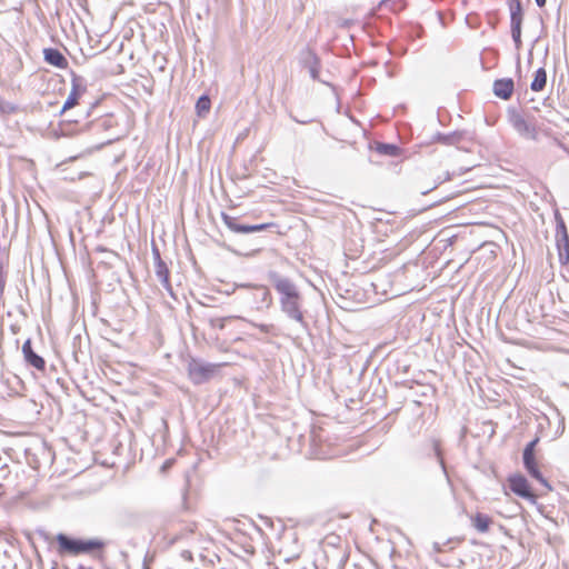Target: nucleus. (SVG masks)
<instances>
[{
	"mask_svg": "<svg viewBox=\"0 0 569 569\" xmlns=\"http://www.w3.org/2000/svg\"><path fill=\"white\" fill-rule=\"evenodd\" d=\"M56 551L60 557H77L88 553L98 560H103L106 541L99 538L76 539L64 533H58L54 538Z\"/></svg>",
	"mask_w": 569,
	"mask_h": 569,
	"instance_id": "obj_1",
	"label": "nucleus"
},
{
	"mask_svg": "<svg viewBox=\"0 0 569 569\" xmlns=\"http://www.w3.org/2000/svg\"><path fill=\"white\" fill-rule=\"evenodd\" d=\"M273 286L280 295L281 310L292 320L305 323L301 296L297 287L286 278H276Z\"/></svg>",
	"mask_w": 569,
	"mask_h": 569,
	"instance_id": "obj_2",
	"label": "nucleus"
},
{
	"mask_svg": "<svg viewBox=\"0 0 569 569\" xmlns=\"http://www.w3.org/2000/svg\"><path fill=\"white\" fill-rule=\"evenodd\" d=\"M226 363H202L197 359H191L187 366L189 379L200 385L208 381Z\"/></svg>",
	"mask_w": 569,
	"mask_h": 569,
	"instance_id": "obj_3",
	"label": "nucleus"
},
{
	"mask_svg": "<svg viewBox=\"0 0 569 569\" xmlns=\"http://www.w3.org/2000/svg\"><path fill=\"white\" fill-rule=\"evenodd\" d=\"M507 482L510 490L516 496L529 501L532 505L537 503L538 495L535 492L532 486L525 476L520 473L511 475L508 477Z\"/></svg>",
	"mask_w": 569,
	"mask_h": 569,
	"instance_id": "obj_4",
	"label": "nucleus"
},
{
	"mask_svg": "<svg viewBox=\"0 0 569 569\" xmlns=\"http://www.w3.org/2000/svg\"><path fill=\"white\" fill-rule=\"evenodd\" d=\"M221 218H222L223 223L227 226V228L236 233L257 232V231H263L269 228L276 227L274 222H266V223L253 224V226L240 224L236 217H231L226 213H223Z\"/></svg>",
	"mask_w": 569,
	"mask_h": 569,
	"instance_id": "obj_5",
	"label": "nucleus"
},
{
	"mask_svg": "<svg viewBox=\"0 0 569 569\" xmlns=\"http://www.w3.org/2000/svg\"><path fill=\"white\" fill-rule=\"evenodd\" d=\"M523 465L526 470L532 478L538 480L543 487L547 488L548 491H552L551 485L539 470V463L536 459L535 453H523Z\"/></svg>",
	"mask_w": 569,
	"mask_h": 569,
	"instance_id": "obj_6",
	"label": "nucleus"
},
{
	"mask_svg": "<svg viewBox=\"0 0 569 569\" xmlns=\"http://www.w3.org/2000/svg\"><path fill=\"white\" fill-rule=\"evenodd\" d=\"M22 353L28 365L43 372L46 370V360L37 355L32 349L31 340L28 339L22 345Z\"/></svg>",
	"mask_w": 569,
	"mask_h": 569,
	"instance_id": "obj_7",
	"label": "nucleus"
},
{
	"mask_svg": "<svg viewBox=\"0 0 569 569\" xmlns=\"http://www.w3.org/2000/svg\"><path fill=\"white\" fill-rule=\"evenodd\" d=\"M512 126L519 134H521L528 139H532V140L537 139V136H538L537 128L532 123L527 121L525 118L517 116L512 120Z\"/></svg>",
	"mask_w": 569,
	"mask_h": 569,
	"instance_id": "obj_8",
	"label": "nucleus"
},
{
	"mask_svg": "<svg viewBox=\"0 0 569 569\" xmlns=\"http://www.w3.org/2000/svg\"><path fill=\"white\" fill-rule=\"evenodd\" d=\"M43 56L46 62L59 69H67L69 66L67 58L58 49H44Z\"/></svg>",
	"mask_w": 569,
	"mask_h": 569,
	"instance_id": "obj_9",
	"label": "nucleus"
},
{
	"mask_svg": "<svg viewBox=\"0 0 569 569\" xmlns=\"http://www.w3.org/2000/svg\"><path fill=\"white\" fill-rule=\"evenodd\" d=\"M515 84L512 79H499L493 83L495 94L502 99L509 100L513 93Z\"/></svg>",
	"mask_w": 569,
	"mask_h": 569,
	"instance_id": "obj_10",
	"label": "nucleus"
},
{
	"mask_svg": "<svg viewBox=\"0 0 569 569\" xmlns=\"http://www.w3.org/2000/svg\"><path fill=\"white\" fill-rule=\"evenodd\" d=\"M84 92V88L80 86L77 79L72 80L71 91L62 107V112L72 109L79 103L81 96Z\"/></svg>",
	"mask_w": 569,
	"mask_h": 569,
	"instance_id": "obj_11",
	"label": "nucleus"
},
{
	"mask_svg": "<svg viewBox=\"0 0 569 569\" xmlns=\"http://www.w3.org/2000/svg\"><path fill=\"white\" fill-rule=\"evenodd\" d=\"M472 526L479 531V532H487L492 523V519L481 512H477L471 517Z\"/></svg>",
	"mask_w": 569,
	"mask_h": 569,
	"instance_id": "obj_12",
	"label": "nucleus"
},
{
	"mask_svg": "<svg viewBox=\"0 0 569 569\" xmlns=\"http://www.w3.org/2000/svg\"><path fill=\"white\" fill-rule=\"evenodd\" d=\"M156 274L158 279L162 282L163 287L166 289H170V271L166 264L160 258H158L156 262Z\"/></svg>",
	"mask_w": 569,
	"mask_h": 569,
	"instance_id": "obj_13",
	"label": "nucleus"
},
{
	"mask_svg": "<svg viewBox=\"0 0 569 569\" xmlns=\"http://www.w3.org/2000/svg\"><path fill=\"white\" fill-rule=\"evenodd\" d=\"M547 83V72L543 68H539L535 72L533 80L530 84L532 91L539 92L542 91Z\"/></svg>",
	"mask_w": 569,
	"mask_h": 569,
	"instance_id": "obj_14",
	"label": "nucleus"
},
{
	"mask_svg": "<svg viewBox=\"0 0 569 569\" xmlns=\"http://www.w3.org/2000/svg\"><path fill=\"white\" fill-rule=\"evenodd\" d=\"M211 108V101L208 96H201L196 104V111L199 117H204Z\"/></svg>",
	"mask_w": 569,
	"mask_h": 569,
	"instance_id": "obj_15",
	"label": "nucleus"
},
{
	"mask_svg": "<svg viewBox=\"0 0 569 569\" xmlns=\"http://www.w3.org/2000/svg\"><path fill=\"white\" fill-rule=\"evenodd\" d=\"M511 26H521L522 24V8L519 0L515 1V4L511 6Z\"/></svg>",
	"mask_w": 569,
	"mask_h": 569,
	"instance_id": "obj_16",
	"label": "nucleus"
},
{
	"mask_svg": "<svg viewBox=\"0 0 569 569\" xmlns=\"http://www.w3.org/2000/svg\"><path fill=\"white\" fill-rule=\"evenodd\" d=\"M237 319V317L212 318L209 320V325L212 329L223 330L227 323Z\"/></svg>",
	"mask_w": 569,
	"mask_h": 569,
	"instance_id": "obj_17",
	"label": "nucleus"
},
{
	"mask_svg": "<svg viewBox=\"0 0 569 569\" xmlns=\"http://www.w3.org/2000/svg\"><path fill=\"white\" fill-rule=\"evenodd\" d=\"M447 180H449V177H448V176H446L443 179H441L440 177L436 178V179L433 180V183H432V184H430V186H426V187L421 188V193H422V194H427V193H429L430 191H432V190H433V189H436L439 184H441L442 182H445V181H447Z\"/></svg>",
	"mask_w": 569,
	"mask_h": 569,
	"instance_id": "obj_18",
	"label": "nucleus"
},
{
	"mask_svg": "<svg viewBox=\"0 0 569 569\" xmlns=\"http://www.w3.org/2000/svg\"><path fill=\"white\" fill-rule=\"evenodd\" d=\"M380 152H383L386 154L395 156L397 153V147L392 144H383L379 148Z\"/></svg>",
	"mask_w": 569,
	"mask_h": 569,
	"instance_id": "obj_19",
	"label": "nucleus"
},
{
	"mask_svg": "<svg viewBox=\"0 0 569 569\" xmlns=\"http://www.w3.org/2000/svg\"><path fill=\"white\" fill-rule=\"evenodd\" d=\"M512 38L516 42L520 43L521 26H511Z\"/></svg>",
	"mask_w": 569,
	"mask_h": 569,
	"instance_id": "obj_20",
	"label": "nucleus"
},
{
	"mask_svg": "<svg viewBox=\"0 0 569 569\" xmlns=\"http://www.w3.org/2000/svg\"><path fill=\"white\" fill-rule=\"evenodd\" d=\"M538 441H539V439H538V438H536V439H533L532 441H530V442L526 446V448H525V450H523V453H535V447H536V445L538 443Z\"/></svg>",
	"mask_w": 569,
	"mask_h": 569,
	"instance_id": "obj_21",
	"label": "nucleus"
},
{
	"mask_svg": "<svg viewBox=\"0 0 569 569\" xmlns=\"http://www.w3.org/2000/svg\"><path fill=\"white\" fill-rule=\"evenodd\" d=\"M254 327H257L260 331L266 333L269 332L271 329V326L269 325H254Z\"/></svg>",
	"mask_w": 569,
	"mask_h": 569,
	"instance_id": "obj_22",
	"label": "nucleus"
},
{
	"mask_svg": "<svg viewBox=\"0 0 569 569\" xmlns=\"http://www.w3.org/2000/svg\"><path fill=\"white\" fill-rule=\"evenodd\" d=\"M546 1H547V0H536L537 4H538L539 7H543V6L546 4Z\"/></svg>",
	"mask_w": 569,
	"mask_h": 569,
	"instance_id": "obj_23",
	"label": "nucleus"
},
{
	"mask_svg": "<svg viewBox=\"0 0 569 569\" xmlns=\"http://www.w3.org/2000/svg\"><path fill=\"white\" fill-rule=\"evenodd\" d=\"M78 569H92L90 567L79 566Z\"/></svg>",
	"mask_w": 569,
	"mask_h": 569,
	"instance_id": "obj_24",
	"label": "nucleus"
},
{
	"mask_svg": "<svg viewBox=\"0 0 569 569\" xmlns=\"http://www.w3.org/2000/svg\"><path fill=\"white\" fill-rule=\"evenodd\" d=\"M456 194H451L450 197H447L446 200L453 199Z\"/></svg>",
	"mask_w": 569,
	"mask_h": 569,
	"instance_id": "obj_25",
	"label": "nucleus"
}]
</instances>
